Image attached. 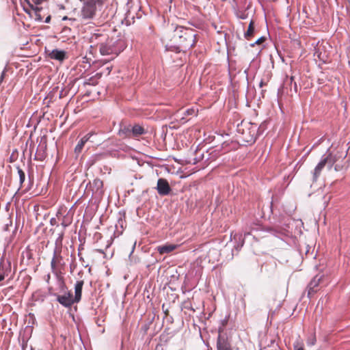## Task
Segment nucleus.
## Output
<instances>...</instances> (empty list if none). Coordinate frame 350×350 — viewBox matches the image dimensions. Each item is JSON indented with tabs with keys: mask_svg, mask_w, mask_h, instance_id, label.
<instances>
[{
	"mask_svg": "<svg viewBox=\"0 0 350 350\" xmlns=\"http://www.w3.org/2000/svg\"><path fill=\"white\" fill-rule=\"evenodd\" d=\"M217 350H232L230 345L226 342H221L220 341L217 342Z\"/></svg>",
	"mask_w": 350,
	"mask_h": 350,
	"instance_id": "obj_17",
	"label": "nucleus"
},
{
	"mask_svg": "<svg viewBox=\"0 0 350 350\" xmlns=\"http://www.w3.org/2000/svg\"><path fill=\"white\" fill-rule=\"evenodd\" d=\"M5 71L3 70L0 77V83L3 81L4 78Z\"/></svg>",
	"mask_w": 350,
	"mask_h": 350,
	"instance_id": "obj_24",
	"label": "nucleus"
},
{
	"mask_svg": "<svg viewBox=\"0 0 350 350\" xmlns=\"http://www.w3.org/2000/svg\"><path fill=\"white\" fill-rule=\"evenodd\" d=\"M97 37H98V36H97V35H94V36H93L92 37V40H93L94 38H95V39H96V38H97Z\"/></svg>",
	"mask_w": 350,
	"mask_h": 350,
	"instance_id": "obj_27",
	"label": "nucleus"
},
{
	"mask_svg": "<svg viewBox=\"0 0 350 350\" xmlns=\"http://www.w3.org/2000/svg\"><path fill=\"white\" fill-rule=\"evenodd\" d=\"M254 31V23H253V21H251L249 25L247 31L245 33V37L247 38L249 36H251L253 34Z\"/></svg>",
	"mask_w": 350,
	"mask_h": 350,
	"instance_id": "obj_18",
	"label": "nucleus"
},
{
	"mask_svg": "<svg viewBox=\"0 0 350 350\" xmlns=\"http://www.w3.org/2000/svg\"><path fill=\"white\" fill-rule=\"evenodd\" d=\"M83 286V281H77L75 285V297L74 301L78 303L81 298L82 288Z\"/></svg>",
	"mask_w": 350,
	"mask_h": 350,
	"instance_id": "obj_11",
	"label": "nucleus"
},
{
	"mask_svg": "<svg viewBox=\"0 0 350 350\" xmlns=\"http://www.w3.org/2000/svg\"><path fill=\"white\" fill-rule=\"evenodd\" d=\"M131 128H132V134H133V137H137V136L141 135L144 133V128L142 126H141L140 125L136 124V125L132 126Z\"/></svg>",
	"mask_w": 350,
	"mask_h": 350,
	"instance_id": "obj_16",
	"label": "nucleus"
},
{
	"mask_svg": "<svg viewBox=\"0 0 350 350\" xmlns=\"http://www.w3.org/2000/svg\"><path fill=\"white\" fill-rule=\"evenodd\" d=\"M111 243H109L107 245V247H109Z\"/></svg>",
	"mask_w": 350,
	"mask_h": 350,
	"instance_id": "obj_34",
	"label": "nucleus"
},
{
	"mask_svg": "<svg viewBox=\"0 0 350 350\" xmlns=\"http://www.w3.org/2000/svg\"><path fill=\"white\" fill-rule=\"evenodd\" d=\"M93 135V133L90 132L88 133L87 135H85L84 137H83L75 148V152L77 154H79L81 152V150L85 145V144L90 139V137Z\"/></svg>",
	"mask_w": 350,
	"mask_h": 350,
	"instance_id": "obj_10",
	"label": "nucleus"
},
{
	"mask_svg": "<svg viewBox=\"0 0 350 350\" xmlns=\"http://www.w3.org/2000/svg\"><path fill=\"white\" fill-rule=\"evenodd\" d=\"M250 234L249 232L248 233H245L244 237H247V236H250Z\"/></svg>",
	"mask_w": 350,
	"mask_h": 350,
	"instance_id": "obj_28",
	"label": "nucleus"
},
{
	"mask_svg": "<svg viewBox=\"0 0 350 350\" xmlns=\"http://www.w3.org/2000/svg\"><path fill=\"white\" fill-rule=\"evenodd\" d=\"M195 114H196V110L194 109L191 108V109H188L186 111H185L183 116H180L178 113H176V117L180 118L181 123H185L187 122V120L185 119V116L195 115Z\"/></svg>",
	"mask_w": 350,
	"mask_h": 350,
	"instance_id": "obj_15",
	"label": "nucleus"
},
{
	"mask_svg": "<svg viewBox=\"0 0 350 350\" xmlns=\"http://www.w3.org/2000/svg\"><path fill=\"white\" fill-rule=\"evenodd\" d=\"M177 247L176 245L174 244H167L163 245H160L157 247V251L161 254H168L171 252L174 251Z\"/></svg>",
	"mask_w": 350,
	"mask_h": 350,
	"instance_id": "obj_13",
	"label": "nucleus"
},
{
	"mask_svg": "<svg viewBox=\"0 0 350 350\" xmlns=\"http://www.w3.org/2000/svg\"><path fill=\"white\" fill-rule=\"evenodd\" d=\"M265 40V37L262 36V37L259 38L254 43L252 44L251 45L254 46L255 44H260L262 42H264Z\"/></svg>",
	"mask_w": 350,
	"mask_h": 350,
	"instance_id": "obj_22",
	"label": "nucleus"
},
{
	"mask_svg": "<svg viewBox=\"0 0 350 350\" xmlns=\"http://www.w3.org/2000/svg\"><path fill=\"white\" fill-rule=\"evenodd\" d=\"M345 157V156H344L343 153L337 152L335 154L330 152L323 158L326 161V164L329 170H330L334 166V171L338 172L342 170V165L340 164V161H342Z\"/></svg>",
	"mask_w": 350,
	"mask_h": 350,
	"instance_id": "obj_4",
	"label": "nucleus"
},
{
	"mask_svg": "<svg viewBox=\"0 0 350 350\" xmlns=\"http://www.w3.org/2000/svg\"><path fill=\"white\" fill-rule=\"evenodd\" d=\"M18 173L19 175L20 183L22 184L25 181V172L21 169L18 168Z\"/></svg>",
	"mask_w": 350,
	"mask_h": 350,
	"instance_id": "obj_19",
	"label": "nucleus"
},
{
	"mask_svg": "<svg viewBox=\"0 0 350 350\" xmlns=\"http://www.w3.org/2000/svg\"><path fill=\"white\" fill-rule=\"evenodd\" d=\"M196 34L193 29L182 26L176 27L174 38L179 39V46L174 47L175 51L178 53L192 47L196 42Z\"/></svg>",
	"mask_w": 350,
	"mask_h": 350,
	"instance_id": "obj_1",
	"label": "nucleus"
},
{
	"mask_svg": "<svg viewBox=\"0 0 350 350\" xmlns=\"http://www.w3.org/2000/svg\"><path fill=\"white\" fill-rule=\"evenodd\" d=\"M62 224V226H63L64 228L67 226V225H66V224H64V222H63Z\"/></svg>",
	"mask_w": 350,
	"mask_h": 350,
	"instance_id": "obj_30",
	"label": "nucleus"
},
{
	"mask_svg": "<svg viewBox=\"0 0 350 350\" xmlns=\"http://www.w3.org/2000/svg\"><path fill=\"white\" fill-rule=\"evenodd\" d=\"M5 278V275L3 273L0 272V282L3 281Z\"/></svg>",
	"mask_w": 350,
	"mask_h": 350,
	"instance_id": "obj_25",
	"label": "nucleus"
},
{
	"mask_svg": "<svg viewBox=\"0 0 350 350\" xmlns=\"http://www.w3.org/2000/svg\"><path fill=\"white\" fill-rule=\"evenodd\" d=\"M103 8L102 0H89L85 3L81 8L79 17L83 21H88L93 19Z\"/></svg>",
	"mask_w": 350,
	"mask_h": 350,
	"instance_id": "obj_2",
	"label": "nucleus"
},
{
	"mask_svg": "<svg viewBox=\"0 0 350 350\" xmlns=\"http://www.w3.org/2000/svg\"><path fill=\"white\" fill-rule=\"evenodd\" d=\"M157 190L160 196H167L170 193L171 188L167 180L159 178L157 181Z\"/></svg>",
	"mask_w": 350,
	"mask_h": 350,
	"instance_id": "obj_7",
	"label": "nucleus"
},
{
	"mask_svg": "<svg viewBox=\"0 0 350 350\" xmlns=\"http://www.w3.org/2000/svg\"><path fill=\"white\" fill-rule=\"evenodd\" d=\"M321 277L316 275L310 281L308 286V295L310 297L312 293L317 291L316 288L319 286Z\"/></svg>",
	"mask_w": 350,
	"mask_h": 350,
	"instance_id": "obj_9",
	"label": "nucleus"
},
{
	"mask_svg": "<svg viewBox=\"0 0 350 350\" xmlns=\"http://www.w3.org/2000/svg\"><path fill=\"white\" fill-rule=\"evenodd\" d=\"M98 252H100V253H102V254H103V253H104V252H103V250H98Z\"/></svg>",
	"mask_w": 350,
	"mask_h": 350,
	"instance_id": "obj_29",
	"label": "nucleus"
},
{
	"mask_svg": "<svg viewBox=\"0 0 350 350\" xmlns=\"http://www.w3.org/2000/svg\"><path fill=\"white\" fill-rule=\"evenodd\" d=\"M269 230L270 232H273V230H272V229H269Z\"/></svg>",
	"mask_w": 350,
	"mask_h": 350,
	"instance_id": "obj_33",
	"label": "nucleus"
},
{
	"mask_svg": "<svg viewBox=\"0 0 350 350\" xmlns=\"http://www.w3.org/2000/svg\"><path fill=\"white\" fill-rule=\"evenodd\" d=\"M50 20H51V17H50V16H48V17H46V20H45V22H46V23H49Z\"/></svg>",
	"mask_w": 350,
	"mask_h": 350,
	"instance_id": "obj_26",
	"label": "nucleus"
},
{
	"mask_svg": "<svg viewBox=\"0 0 350 350\" xmlns=\"http://www.w3.org/2000/svg\"><path fill=\"white\" fill-rule=\"evenodd\" d=\"M118 43L113 39L107 38L105 42L99 44V51L102 55H113L112 59L117 56L122 50L118 46Z\"/></svg>",
	"mask_w": 350,
	"mask_h": 350,
	"instance_id": "obj_3",
	"label": "nucleus"
},
{
	"mask_svg": "<svg viewBox=\"0 0 350 350\" xmlns=\"http://www.w3.org/2000/svg\"><path fill=\"white\" fill-rule=\"evenodd\" d=\"M55 252L54 253V256L51 260V267L53 269L55 268Z\"/></svg>",
	"mask_w": 350,
	"mask_h": 350,
	"instance_id": "obj_23",
	"label": "nucleus"
},
{
	"mask_svg": "<svg viewBox=\"0 0 350 350\" xmlns=\"http://www.w3.org/2000/svg\"><path fill=\"white\" fill-rule=\"evenodd\" d=\"M242 237H243V235L240 234L239 239H241Z\"/></svg>",
	"mask_w": 350,
	"mask_h": 350,
	"instance_id": "obj_32",
	"label": "nucleus"
},
{
	"mask_svg": "<svg viewBox=\"0 0 350 350\" xmlns=\"http://www.w3.org/2000/svg\"><path fill=\"white\" fill-rule=\"evenodd\" d=\"M61 295L55 294L54 295L57 298V301L63 306L66 308L70 307L73 304L77 303L74 301L72 294L70 291H68L66 287H62Z\"/></svg>",
	"mask_w": 350,
	"mask_h": 350,
	"instance_id": "obj_5",
	"label": "nucleus"
},
{
	"mask_svg": "<svg viewBox=\"0 0 350 350\" xmlns=\"http://www.w3.org/2000/svg\"><path fill=\"white\" fill-rule=\"evenodd\" d=\"M48 57L52 59L55 60L58 62H63L66 59L68 58L67 52L64 50L55 49L51 51H46Z\"/></svg>",
	"mask_w": 350,
	"mask_h": 350,
	"instance_id": "obj_6",
	"label": "nucleus"
},
{
	"mask_svg": "<svg viewBox=\"0 0 350 350\" xmlns=\"http://www.w3.org/2000/svg\"><path fill=\"white\" fill-rule=\"evenodd\" d=\"M294 350H304L303 345L299 341H297L293 344Z\"/></svg>",
	"mask_w": 350,
	"mask_h": 350,
	"instance_id": "obj_21",
	"label": "nucleus"
},
{
	"mask_svg": "<svg viewBox=\"0 0 350 350\" xmlns=\"http://www.w3.org/2000/svg\"><path fill=\"white\" fill-rule=\"evenodd\" d=\"M327 165L326 161L323 157L320 162L317 164L316 167L314 168V173H313V179L316 180L318 177L320 176L322 170L325 167V166Z\"/></svg>",
	"mask_w": 350,
	"mask_h": 350,
	"instance_id": "obj_12",
	"label": "nucleus"
},
{
	"mask_svg": "<svg viewBox=\"0 0 350 350\" xmlns=\"http://www.w3.org/2000/svg\"><path fill=\"white\" fill-rule=\"evenodd\" d=\"M135 247V243H134V245H133V250H132L131 253L133 252V250H134Z\"/></svg>",
	"mask_w": 350,
	"mask_h": 350,
	"instance_id": "obj_31",
	"label": "nucleus"
},
{
	"mask_svg": "<svg viewBox=\"0 0 350 350\" xmlns=\"http://www.w3.org/2000/svg\"><path fill=\"white\" fill-rule=\"evenodd\" d=\"M90 187L93 191V193L101 196L103 193V183L101 180L96 178L90 183Z\"/></svg>",
	"mask_w": 350,
	"mask_h": 350,
	"instance_id": "obj_8",
	"label": "nucleus"
},
{
	"mask_svg": "<svg viewBox=\"0 0 350 350\" xmlns=\"http://www.w3.org/2000/svg\"><path fill=\"white\" fill-rule=\"evenodd\" d=\"M316 343V337L314 335L311 336L307 340V345L309 346H312Z\"/></svg>",
	"mask_w": 350,
	"mask_h": 350,
	"instance_id": "obj_20",
	"label": "nucleus"
},
{
	"mask_svg": "<svg viewBox=\"0 0 350 350\" xmlns=\"http://www.w3.org/2000/svg\"><path fill=\"white\" fill-rule=\"evenodd\" d=\"M119 135L122 137H131L133 136L132 128L131 126H122L119 130Z\"/></svg>",
	"mask_w": 350,
	"mask_h": 350,
	"instance_id": "obj_14",
	"label": "nucleus"
}]
</instances>
